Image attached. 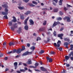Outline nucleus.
<instances>
[{
  "label": "nucleus",
  "instance_id": "obj_46",
  "mask_svg": "<svg viewBox=\"0 0 73 73\" xmlns=\"http://www.w3.org/2000/svg\"><path fill=\"white\" fill-rule=\"evenodd\" d=\"M35 71H36V72H41V70H37L35 69Z\"/></svg>",
  "mask_w": 73,
  "mask_h": 73
},
{
  "label": "nucleus",
  "instance_id": "obj_26",
  "mask_svg": "<svg viewBox=\"0 0 73 73\" xmlns=\"http://www.w3.org/2000/svg\"><path fill=\"white\" fill-rule=\"evenodd\" d=\"M20 18L21 20H24L25 18L24 16L23 15H22L20 16Z\"/></svg>",
  "mask_w": 73,
  "mask_h": 73
},
{
  "label": "nucleus",
  "instance_id": "obj_17",
  "mask_svg": "<svg viewBox=\"0 0 73 73\" xmlns=\"http://www.w3.org/2000/svg\"><path fill=\"white\" fill-rule=\"evenodd\" d=\"M64 40L65 41H67V42H69L70 41V39L68 38H64Z\"/></svg>",
  "mask_w": 73,
  "mask_h": 73
},
{
  "label": "nucleus",
  "instance_id": "obj_54",
  "mask_svg": "<svg viewBox=\"0 0 73 73\" xmlns=\"http://www.w3.org/2000/svg\"><path fill=\"white\" fill-rule=\"evenodd\" d=\"M67 7H72L70 5H69L68 4H67Z\"/></svg>",
  "mask_w": 73,
  "mask_h": 73
},
{
  "label": "nucleus",
  "instance_id": "obj_12",
  "mask_svg": "<svg viewBox=\"0 0 73 73\" xmlns=\"http://www.w3.org/2000/svg\"><path fill=\"white\" fill-rule=\"evenodd\" d=\"M21 52H22V51L21 50V48H19L17 50V54H20Z\"/></svg>",
  "mask_w": 73,
  "mask_h": 73
},
{
  "label": "nucleus",
  "instance_id": "obj_33",
  "mask_svg": "<svg viewBox=\"0 0 73 73\" xmlns=\"http://www.w3.org/2000/svg\"><path fill=\"white\" fill-rule=\"evenodd\" d=\"M18 8L19 9H20L21 10H23V9H24V7H21L19 6L18 7Z\"/></svg>",
  "mask_w": 73,
  "mask_h": 73
},
{
  "label": "nucleus",
  "instance_id": "obj_35",
  "mask_svg": "<svg viewBox=\"0 0 73 73\" xmlns=\"http://www.w3.org/2000/svg\"><path fill=\"white\" fill-rule=\"evenodd\" d=\"M14 45V43L13 42H10L9 43V46H12V45Z\"/></svg>",
  "mask_w": 73,
  "mask_h": 73
},
{
  "label": "nucleus",
  "instance_id": "obj_10",
  "mask_svg": "<svg viewBox=\"0 0 73 73\" xmlns=\"http://www.w3.org/2000/svg\"><path fill=\"white\" fill-rule=\"evenodd\" d=\"M21 30H22V28L21 27H19V30L17 31V32L19 34H20Z\"/></svg>",
  "mask_w": 73,
  "mask_h": 73
},
{
  "label": "nucleus",
  "instance_id": "obj_30",
  "mask_svg": "<svg viewBox=\"0 0 73 73\" xmlns=\"http://www.w3.org/2000/svg\"><path fill=\"white\" fill-rule=\"evenodd\" d=\"M69 44V43L67 42H64V46H68Z\"/></svg>",
  "mask_w": 73,
  "mask_h": 73
},
{
  "label": "nucleus",
  "instance_id": "obj_20",
  "mask_svg": "<svg viewBox=\"0 0 73 73\" xmlns=\"http://www.w3.org/2000/svg\"><path fill=\"white\" fill-rule=\"evenodd\" d=\"M28 5L29 6H30V7H35V5L33 4H31L30 3H29L28 4Z\"/></svg>",
  "mask_w": 73,
  "mask_h": 73
},
{
  "label": "nucleus",
  "instance_id": "obj_7",
  "mask_svg": "<svg viewBox=\"0 0 73 73\" xmlns=\"http://www.w3.org/2000/svg\"><path fill=\"white\" fill-rule=\"evenodd\" d=\"M40 70L42 71L43 72H48L46 69H45V68H44V67H40Z\"/></svg>",
  "mask_w": 73,
  "mask_h": 73
},
{
  "label": "nucleus",
  "instance_id": "obj_48",
  "mask_svg": "<svg viewBox=\"0 0 73 73\" xmlns=\"http://www.w3.org/2000/svg\"><path fill=\"white\" fill-rule=\"evenodd\" d=\"M20 56V54H19L18 55L16 56L15 57L16 58H19V57Z\"/></svg>",
  "mask_w": 73,
  "mask_h": 73
},
{
  "label": "nucleus",
  "instance_id": "obj_43",
  "mask_svg": "<svg viewBox=\"0 0 73 73\" xmlns=\"http://www.w3.org/2000/svg\"><path fill=\"white\" fill-rule=\"evenodd\" d=\"M55 53H56V52L53 51H52L50 52L51 54H54Z\"/></svg>",
  "mask_w": 73,
  "mask_h": 73
},
{
  "label": "nucleus",
  "instance_id": "obj_21",
  "mask_svg": "<svg viewBox=\"0 0 73 73\" xmlns=\"http://www.w3.org/2000/svg\"><path fill=\"white\" fill-rule=\"evenodd\" d=\"M30 13H31V12L29 11H28L26 13H25V15H29V14H30Z\"/></svg>",
  "mask_w": 73,
  "mask_h": 73
},
{
  "label": "nucleus",
  "instance_id": "obj_32",
  "mask_svg": "<svg viewBox=\"0 0 73 73\" xmlns=\"http://www.w3.org/2000/svg\"><path fill=\"white\" fill-rule=\"evenodd\" d=\"M32 3L33 4H35V5H37V4H38L37 2L35 1H33Z\"/></svg>",
  "mask_w": 73,
  "mask_h": 73
},
{
  "label": "nucleus",
  "instance_id": "obj_16",
  "mask_svg": "<svg viewBox=\"0 0 73 73\" xmlns=\"http://www.w3.org/2000/svg\"><path fill=\"white\" fill-rule=\"evenodd\" d=\"M61 44V42L60 40H58V42H57V47H60Z\"/></svg>",
  "mask_w": 73,
  "mask_h": 73
},
{
  "label": "nucleus",
  "instance_id": "obj_9",
  "mask_svg": "<svg viewBox=\"0 0 73 73\" xmlns=\"http://www.w3.org/2000/svg\"><path fill=\"white\" fill-rule=\"evenodd\" d=\"M29 21L30 23V25H34V22L32 19H30L29 20Z\"/></svg>",
  "mask_w": 73,
  "mask_h": 73
},
{
  "label": "nucleus",
  "instance_id": "obj_22",
  "mask_svg": "<svg viewBox=\"0 0 73 73\" xmlns=\"http://www.w3.org/2000/svg\"><path fill=\"white\" fill-rule=\"evenodd\" d=\"M22 48L21 49V51H23V50H25V48L24 46H22Z\"/></svg>",
  "mask_w": 73,
  "mask_h": 73
},
{
  "label": "nucleus",
  "instance_id": "obj_14",
  "mask_svg": "<svg viewBox=\"0 0 73 73\" xmlns=\"http://www.w3.org/2000/svg\"><path fill=\"white\" fill-rule=\"evenodd\" d=\"M29 19V17H28L25 21L24 24L25 25H27V21Z\"/></svg>",
  "mask_w": 73,
  "mask_h": 73
},
{
  "label": "nucleus",
  "instance_id": "obj_29",
  "mask_svg": "<svg viewBox=\"0 0 73 73\" xmlns=\"http://www.w3.org/2000/svg\"><path fill=\"white\" fill-rule=\"evenodd\" d=\"M3 17V18L4 19H8V17H7V15H5Z\"/></svg>",
  "mask_w": 73,
  "mask_h": 73
},
{
  "label": "nucleus",
  "instance_id": "obj_18",
  "mask_svg": "<svg viewBox=\"0 0 73 73\" xmlns=\"http://www.w3.org/2000/svg\"><path fill=\"white\" fill-rule=\"evenodd\" d=\"M73 44H71L70 45V48L68 49L69 51L70 50H73Z\"/></svg>",
  "mask_w": 73,
  "mask_h": 73
},
{
  "label": "nucleus",
  "instance_id": "obj_44",
  "mask_svg": "<svg viewBox=\"0 0 73 73\" xmlns=\"http://www.w3.org/2000/svg\"><path fill=\"white\" fill-rule=\"evenodd\" d=\"M46 24V21H44V22L43 23V25H45Z\"/></svg>",
  "mask_w": 73,
  "mask_h": 73
},
{
  "label": "nucleus",
  "instance_id": "obj_61",
  "mask_svg": "<svg viewBox=\"0 0 73 73\" xmlns=\"http://www.w3.org/2000/svg\"><path fill=\"white\" fill-rule=\"evenodd\" d=\"M59 50L60 51H62V48H59Z\"/></svg>",
  "mask_w": 73,
  "mask_h": 73
},
{
  "label": "nucleus",
  "instance_id": "obj_13",
  "mask_svg": "<svg viewBox=\"0 0 73 73\" xmlns=\"http://www.w3.org/2000/svg\"><path fill=\"white\" fill-rule=\"evenodd\" d=\"M45 27H42L39 29V32H42L45 31Z\"/></svg>",
  "mask_w": 73,
  "mask_h": 73
},
{
  "label": "nucleus",
  "instance_id": "obj_58",
  "mask_svg": "<svg viewBox=\"0 0 73 73\" xmlns=\"http://www.w3.org/2000/svg\"><path fill=\"white\" fill-rule=\"evenodd\" d=\"M66 66L67 67H69L70 66V65L69 64H66Z\"/></svg>",
  "mask_w": 73,
  "mask_h": 73
},
{
  "label": "nucleus",
  "instance_id": "obj_45",
  "mask_svg": "<svg viewBox=\"0 0 73 73\" xmlns=\"http://www.w3.org/2000/svg\"><path fill=\"white\" fill-rule=\"evenodd\" d=\"M71 34L70 35V36H73V31H71Z\"/></svg>",
  "mask_w": 73,
  "mask_h": 73
},
{
  "label": "nucleus",
  "instance_id": "obj_23",
  "mask_svg": "<svg viewBox=\"0 0 73 73\" xmlns=\"http://www.w3.org/2000/svg\"><path fill=\"white\" fill-rule=\"evenodd\" d=\"M24 28L25 30L28 31V26L27 25H25L24 27Z\"/></svg>",
  "mask_w": 73,
  "mask_h": 73
},
{
  "label": "nucleus",
  "instance_id": "obj_40",
  "mask_svg": "<svg viewBox=\"0 0 73 73\" xmlns=\"http://www.w3.org/2000/svg\"><path fill=\"white\" fill-rule=\"evenodd\" d=\"M44 51L43 50H41L40 52H39L40 54H42V53H44Z\"/></svg>",
  "mask_w": 73,
  "mask_h": 73
},
{
  "label": "nucleus",
  "instance_id": "obj_11",
  "mask_svg": "<svg viewBox=\"0 0 73 73\" xmlns=\"http://www.w3.org/2000/svg\"><path fill=\"white\" fill-rule=\"evenodd\" d=\"M14 67L15 68V69H16L17 68V65H18L17 62H15L14 63Z\"/></svg>",
  "mask_w": 73,
  "mask_h": 73
},
{
  "label": "nucleus",
  "instance_id": "obj_51",
  "mask_svg": "<svg viewBox=\"0 0 73 73\" xmlns=\"http://www.w3.org/2000/svg\"><path fill=\"white\" fill-rule=\"evenodd\" d=\"M53 34L55 36H56V32L54 31L53 33Z\"/></svg>",
  "mask_w": 73,
  "mask_h": 73
},
{
  "label": "nucleus",
  "instance_id": "obj_4",
  "mask_svg": "<svg viewBox=\"0 0 73 73\" xmlns=\"http://www.w3.org/2000/svg\"><path fill=\"white\" fill-rule=\"evenodd\" d=\"M60 24V22L59 21H57V22H54V24L53 25V27H55L57 25H59Z\"/></svg>",
  "mask_w": 73,
  "mask_h": 73
},
{
  "label": "nucleus",
  "instance_id": "obj_41",
  "mask_svg": "<svg viewBox=\"0 0 73 73\" xmlns=\"http://www.w3.org/2000/svg\"><path fill=\"white\" fill-rule=\"evenodd\" d=\"M39 64L38 63H35V67H36L37 66H38Z\"/></svg>",
  "mask_w": 73,
  "mask_h": 73
},
{
  "label": "nucleus",
  "instance_id": "obj_15",
  "mask_svg": "<svg viewBox=\"0 0 73 73\" xmlns=\"http://www.w3.org/2000/svg\"><path fill=\"white\" fill-rule=\"evenodd\" d=\"M27 63L28 64L31 65V64H32V62L31 60L30 59H29L28 60V61L27 62Z\"/></svg>",
  "mask_w": 73,
  "mask_h": 73
},
{
  "label": "nucleus",
  "instance_id": "obj_55",
  "mask_svg": "<svg viewBox=\"0 0 73 73\" xmlns=\"http://www.w3.org/2000/svg\"><path fill=\"white\" fill-rule=\"evenodd\" d=\"M3 56V54H1L0 52V57H2V56Z\"/></svg>",
  "mask_w": 73,
  "mask_h": 73
},
{
  "label": "nucleus",
  "instance_id": "obj_27",
  "mask_svg": "<svg viewBox=\"0 0 73 73\" xmlns=\"http://www.w3.org/2000/svg\"><path fill=\"white\" fill-rule=\"evenodd\" d=\"M58 8H55L54 9V12H58Z\"/></svg>",
  "mask_w": 73,
  "mask_h": 73
},
{
  "label": "nucleus",
  "instance_id": "obj_1",
  "mask_svg": "<svg viewBox=\"0 0 73 73\" xmlns=\"http://www.w3.org/2000/svg\"><path fill=\"white\" fill-rule=\"evenodd\" d=\"M2 7L5 8V12H2V14L3 15H7L8 14V9L7 8H8V5L6 4H5L4 5H2Z\"/></svg>",
  "mask_w": 73,
  "mask_h": 73
},
{
  "label": "nucleus",
  "instance_id": "obj_60",
  "mask_svg": "<svg viewBox=\"0 0 73 73\" xmlns=\"http://www.w3.org/2000/svg\"><path fill=\"white\" fill-rule=\"evenodd\" d=\"M23 65L24 66H27V65L26 64L23 63Z\"/></svg>",
  "mask_w": 73,
  "mask_h": 73
},
{
  "label": "nucleus",
  "instance_id": "obj_64",
  "mask_svg": "<svg viewBox=\"0 0 73 73\" xmlns=\"http://www.w3.org/2000/svg\"><path fill=\"white\" fill-rule=\"evenodd\" d=\"M17 73H21V72H20V71L19 70L17 71Z\"/></svg>",
  "mask_w": 73,
  "mask_h": 73
},
{
  "label": "nucleus",
  "instance_id": "obj_37",
  "mask_svg": "<svg viewBox=\"0 0 73 73\" xmlns=\"http://www.w3.org/2000/svg\"><path fill=\"white\" fill-rule=\"evenodd\" d=\"M59 14L60 16H62V15H63L64 14L63 13L61 12V11H60L59 12Z\"/></svg>",
  "mask_w": 73,
  "mask_h": 73
},
{
  "label": "nucleus",
  "instance_id": "obj_38",
  "mask_svg": "<svg viewBox=\"0 0 73 73\" xmlns=\"http://www.w3.org/2000/svg\"><path fill=\"white\" fill-rule=\"evenodd\" d=\"M16 53H17V50H16V49L13 50V53H16Z\"/></svg>",
  "mask_w": 73,
  "mask_h": 73
},
{
  "label": "nucleus",
  "instance_id": "obj_31",
  "mask_svg": "<svg viewBox=\"0 0 73 73\" xmlns=\"http://www.w3.org/2000/svg\"><path fill=\"white\" fill-rule=\"evenodd\" d=\"M56 20L58 21H61L62 20V18L61 17H59L56 18Z\"/></svg>",
  "mask_w": 73,
  "mask_h": 73
},
{
  "label": "nucleus",
  "instance_id": "obj_3",
  "mask_svg": "<svg viewBox=\"0 0 73 73\" xmlns=\"http://www.w3.org/2000/svg\"><path fill=\"white\" fill-rule=\"evenodd\" d=\"M32 54V52H29L27 51L24 53L23 55L22 56H27V55H30Z\"/></svg>",
  "mask_w": 73,
  "mask_h": 73
},
{
  "label": "nucleus",
  "instance_id": "obj_56",
  "mask_svg": "<svg viewBox=\"0 0 73 73\" xmlns=\"http://www.w3.org/2000/svg\"><path fill=\"white\" fill-rule=\"evenodd\" d=\"M4 60H8V57H5L4 58Z\"/></svg>",
  "mask_w": 73,
  "mask_h": 73
},
{
  "label": "nucleus",
  "instance_id": "obj_2",
  "mask_svg": "<svg viewBox=\"0 0 73 73\" xmlns=\"http://www.w3.org/2000/svg\"><path fill=\"white\" fill-rule=\"evenodd\" d=\"M17 24L16 23L13 24V26L11 27L10 29L11 30L13 31H15V29L17 28H18V25H17Z\"/></svg>",
  "mask_w": 73,
  "mask_h": 73
},
{
  "label": "nucleus",
  "instance_id": "obj_34",
  "mask_svg": "<svg viewBox=\"0 0 73 73\" xmlns=\"http://www.w3.org/2000/svg\"><path fill=\"white\" fill-rule=\"evenodd\" d=\"M71 53L72 54V56L73 57H71L70 59L71 60H73V51L71 52Z\"/></svg>",
  "mask_w": 73,
  "mask_h": 73
},
{
  "label": "nucleus",
  "instance_id": "obj_47",
  "mask_svg": "<svg viewBox=\"0 0 73 73\" xmlns=\"http://www.w3.org/2000/svg\"><path fill=\"white\" fill-rule=\"evenodd\" d=\"M23 1H24L25 3H27L28 2L29 0H23Z\"/></svg>",
  "mask_w": 73,
  "mask_h": 73
},
{
  "label": "nucleus",
  "instance_id": "obj_62",
  "mask_svg": "<svg viewBox=\"0 0 73 73\" xmlns=\"http://www.w3.org/2000/svg\"><path fill=\"white\" fill-rule=\"evenodd\" d=\"M27 46L28 47H29V46H30V44L29 43H27Z\"/></svg>",
  "mask_w": 73,
  "mask_h": 73
},
{
  "label": "nucleus",
  "instance_id": "obj_50",
  "mask_svg": "<svg viewBox=\"0 0 73 73\" xmlns=\"http://www.w3.org/2000/svg\"><path fill=\"white\" fill-rule=\"evenodd\" d=\"M47 42H49V41H50V38H49V37H48L47 38Z\"/></svg>",
  "mask_w": 73,
  "mask_h": 73
},
{
  "label": "nucleus",
  "instance_id": "obj_42",
  "mask_svg": "<svg viewBox=\"0 0 73 73\" xmlns=\"http://www.w3.org/2000/svg\"><path fill=\"white\" fill-rule=\"evenodd\" d=\"M11 53H13V51H11L10 52H9L7 53V54H10Z\"/></svg>",
  "mask_w": 73,
  "mask_h": 73
},
{
  "label": "nucleus",
  "instance_id": "obj_28",
  "mask_svg": "<svg viewBox=\"0 0 73 73\" xmlns=\"http://www.w3.org/2000/svg\"><path fill=\"white\" fill-rule=\"evenodd\" d=\"M35 48H35V47L34 46L31 47L30 48V49H31V50H33H33H35Z\"/></svg>",
  "mask_w": 73,
  "mask_h": 73
},
{
  "label": "nucleus",
  "instance_id": "obj_53",
  "mask_svg": "<svg viewBox=\"0 0 73 73\" xmlns=\"http://www.w3.org/2000/svg\"><path fill=\"white\" fill-rule=\"evenodd\" d=\"M64 11H67V10H68V8H66L65 7L64 8Z\"/></svg>",
  "mask_w": 73,
  "mask_h": 73
},
{
  "label": "nucleus",
  "instance_id": "obj_24",
  "mask_svg": "<svg viewBox=\"0 0 73 73\" xmlns=\"http://www.w3.org/2000/svg\"><path fill=\"white\" fill-rule=\"evenodd\" d=\"M65 58L66 61H67V60H68L69 59V57L68 56H65Z\"/></svg>",
  "mask_w": 73,
  "mask_h": 73
},
{
  "label": "nucleus",
  "instance_id": "obj_63",
  "mask_svg": "<svg viewBox=\"0 0 73 73\" xmlns=\"http://www.w3.org/2000/svg\"><path fill=\"white\" fill-rule=\"evenodd\" d=\"M24 69L25 70H28V68L26 67H25L24 68Z\"/></svg>",
  "mask_w": 73,
  "mask_h": 73
},
{
  "label": "nucleus",
  "instance_id": "obj_5",
  "mask_svg": "<svg viewBox=\"0 0 73 73\" xmlns=\"http://www.w3.org/2000/svg\"><path fill=\"white\" fill-rule=\"evenodd\" d=\"M63 36H64V34H61L58 35V37H60V38L61 40L63 39V38H62Z\"/></svg>",
  "mask_w": 73,
  "mask_h": 73
},
{
  "label": "nucleus",
  "instance_id": "obj_8",
  "mask_svg": "<svg viewBox=\"0 0 73 73\" xmlns=\"http://www.w3.org/2000/svg\"><path fill=\"white\" fill-rule=\"evenodd\" d=\"M13 19L11 20V21H12V23H15V22H16V21H17V20H16L15 17L13 16Z\"/></svg>",
  "mask_w": 73,
  "mask_h": 73
},
{
  "label": "nucleus",
  "instance_id": "obj_36",
  "mask_svg": "<svg viewBox=\"0 0 73 73\" xmlns=\"http://www.w3.org/2000/svg\"><path fill=\"white\" fill-rule=\"evenodd\" d=\"M62 0H60L59 2V5H62Z\"/></svg>",
  "mask_w": 73,
  "mask_h": 73
},
{
  "label": "nucleus",
  "instance_id": "obj_6",
  "mask_svg": "<svg viewBox=\"0 0 73 73\" xmlns=\"http://www.w3.org/2000/svg\"><path fill=\"white\" fill-rule=\"evenodd\" d=\"M46 59L47 61H48L49 60V62H52V61H53V59H52V58L49 57H46Z\"/></svg>",
  "mask_w": 73,
  "mask_h": 73
},
{
  "label": "nucleus",
  "instance_id": "obj_25",
  "mask_svg": "<svg viewBox=\"0 0 73 73\" xmlns=\"http://www.w3.org/2000/svg\"><path fill=\"white\" fill-rule=\"evenodd\" d=\"M9 26H12L13 25V23H12V22L11 21H9Z\"/></svg>",
  "mask_w": 73,
  "mask_h": 73
},
{
  "label": "nucleus",
  "instance_id": "obj_59",
  "mask_svg": "<svg viewBox=\"0 0 73 73\" xmlns=\"http://www.w3.org/2000/svg\"><path fill=\"white\" fill-rule=\"evenodd\" d=\"M48 9L47 8L42 9V11H46Z\"/></svg>",
  "mask_w": 73,
  "mask_h": 73
},
{
  "label": "nucleus",
  "instance_id": "obj_52",
  "mask_svg": "<svg viewBox=\"0 0 73 73\" xmlns=\"http://www.w3.org/2000/svg\"><path fill=\"white\" fill-rule=\"evenodd\" d=\"M54 46H55L56 47H57V44L56 43H54Z\"/></svg>",
  "mask_w": 73,
  "mask_h": 73
},
{
  "label": "nucleus",
  "instance_id": "obj_19",
  "mask_svg": "<svg viewBox=\"0 0 73 73\" xmlns=\"http://www.w3.org/2000/svg\"><path fill=\"white\" fill-rule=\"evenodd\" d=\"M67 19V22H70V17H67V18H66Z\"/></svg>",
  "mask_w": 73,
  "mask_h": 73
},
{
  "label": "nucleus",
  "instance_id": "obj_57",
  "mask_svg": "<svg viewBox=\"0 0 73 73\" xmlns=\"http://www.w3.org/2000/svg\"><path fill=\"white\" fill-rule=\"evenodd\" d=\"M63 29H64V27H62L60 29V31H63Z\"/></svg>",
  "mask_w": 73,
  "mask_h": 73
},
{
  "label": "nucleus",
  "instance_id": "obj_39",
  "mask_svg": "<svg viewBox=\"0 0 73 73\" xmlns=\"http://www.w3.org/2000/svg\"><path fill=\"white\" fill-rule=\"evenodd\" d=\"M20 72H25V70L24 69H20Z\"/></svg>",
  "mask_w": 73,
  "mask_h": 73
},
{
  "label": "nucleus",
  "instance_id": "obj_49",
  "mask_svg": "<svg viewBox=\"0 0 73 73\" xmlns=\"http://www.w3.org/2000/svg\"><path fill=\"white\" fill-rule=\"evenodd\" d=\"M3 45L4 46H7V42H5L3 44Z\"/></svg>",
  "mask_w": 73,
  "mask_h": 73
}]
</instances>
